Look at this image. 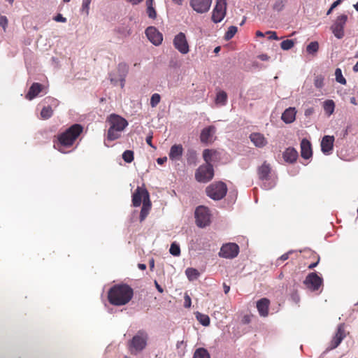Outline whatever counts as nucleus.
I'll list each match as a JSON object with an SVG mask.
<instances>
[{
  "label": "nucleus",
  "mask_w": 358,
  "mask_h": 358,
  "mask_svg": "<svg viewBox=\"0 0 358 358\" xmlns=\"http://www.w3.org/2000/svg\"><path fill=\"white\" fill-rule=\"evenodd\" d=\"M133 295V289L128 285H116L109 289L108 299L112 305L120 306L128 303Z\"/></svg>",
  "instance_id": "1"
},
{
  "label": "nucleus",
  "mask_w": 358,
  "mask_h": 358,
  "mask_svg": "<svg viewBox=\"0 0 358 358\" xmlns=\"http://www.w3.org/2000/svg\"><path fill=\"white\" fill-rule=\"evenodd\" d=\"M83 127L79 124H74L66 129L65 131L61 133L57 136L58 142L55 144L54 147L60 152L65 153L62 147L71 146L76 138L83 132Z\"/></svg>",
  "instance_id": "2"
},
{
  "label": "nucleus",
  "mask_w": 358,
  "mask_h": 358,
  "mask_svg": "<svg viewBox=\"0 0 358 358\" xmlns=\"http://www.w3.org/2000/svg\"><path fill=\"white\" fill-rule=\"evenodd\" d=\"M109 128L107 133L106 141H113L120 138L122 132L128 125L127 121L121 116L111 114L107 118Z\"/></svg>",
  "instance_id": "3"
},
{
  "label": "nucleus",
  "mask_w": 358,
  "mask_h": 358,
  "mask_svg": "<svg viewBox=\"0 0 358 358\" xmlns=\"http://www.w3.org/2000/svg\"><path fill=\"white\" fill-rule=\"evenodd\" d=\"M148 339V334L143 331H139L129 342L128 347L130 352L137 355L143 351L146 345Z\"/></svg>",
  "instance_id": "4"
},
{
  "label": "nucleus",
  "mask_w": 358,
  "mask_h": 358,
  "mask_svg": "<svg viewBox=\"0 0 358 358\" xmlns=\"http://www.w3.org/2000/svg\"><path fill=\"white\" fill-rule=\"evenodd\" d=\"M206 192L210 199L215 201L221 200L227 194V187L223 182H214L206 187Z\"/></svg>",
  "instance_id": "5"
},
{
  "label": "nucleus",
  "mask_w": 358,
  "mask_h": 358,
  "mask_svg": "<svg viewBox=\"0 0 358 358\" xmlns=\"http://www.w3.org/2000/svg\"><path fill=\"white\" fill-rule=\"evenodd\" d=\"M196 225L200 228L206 227L210 222V214L208 208L203 206H198L194 212Z\"/></svg>",
  "instance_id": "6"
},
{
  "label": "nucleus",
  "mask_w": 358,
  "mask_h": 358,
  "mask_svg": "<svg viewBox=\"0 0 358 358\" xmlns=\"http://www.w3.org/2000/svg\"><path fill=\"white\" fill-rule=\"evenodd\" d=\"M214 176L213 165H201L195 173V178L199 182L206 183L210 181Z\"/></svg>",
  "instance_id": "7"
},
{
  "label": "nucleus",
  "mask_w": 358,
  "mask_h": 358,
  "mask_svg": "<svg viewBox=\"0 0 358 358\" xmlns=\"http://www.w3.org/2000/svg\"><path fill=\"white\" fill-rule=\"evenodd\" d=\"M227 12V0H217L213 10L212 20L214 23L220 22L225 17Z\"/></svg>",
  "instance_id": "8"
},
{
  "label": "nucleus",
  "mask_w": 358,
  "mask_h": 358,
  "mask_svg": "<svg viewBox=\"0 0 358 358\" xmlns=\"http://www.w3.org/2000/svg\"><path fill=\"white\" fill-rule=\"evenodd\" d=\"M348 20V16L345 14L339 15L331 27L334 36L338 39L342 38L344 35V27Z\"/></svg>",
  "instance_id": "9"
},
{
  "label": "nucleus",
  "mask_w": 358,
  "mask_h": 358,
  "mask_svg": "<svg viewBox=\"0 0 358 358\" xmlns=\"http://www.w3.org/2000/svg\"><path fill=\"white\" fill-rule=\"evenodd\" d=\"M238 245L234 243H229L221 247L219 256L226 259H234L238 255Z\"/></svg>",
  "instance_id": "10"
},
{
  "label": "nucleus",
  "mask_w": 358,
  "mask_h": 358,
  "mask_svg": "<svg viewBox=\"0 0 358 358\" xmlns=\"http://www.w3.org/2000/svg\"><path fill=\"white\" fill-rule=\"evenodd\" d=\"M173 45L181 54L185 55L189 51L185 34L182 32H180L175 36Z\"/></svg>",
  "instance_id": "11"
},
{
  "label": "nucleus",
  "mask_w": 358,
  "mask_h": 358,
  "mask_svg": "<svg viewBox=\"0 0 358 358\" xmlns=\"http://www.w3.org/2000/svg\"><path fill=\"white\" fill-rule=\"evenodd\" d=\"M212 0H189L191 8L197 13L203 14L209 11Z\"/></svg>",
  "instance_id": "12"
},
{
  "label": "nucleus",
  "mask_w": 358,
  "mask_h": 358,
  "mask_svg": "<svg viewBox=\"0 0 358 358\" xmlns=\"http://www.w3.org/2000/svg\"><path fill=\"white\" fill-rule=\"evenodd\" d=\"M44 106L41 111V117L43 120H48L52 117L53 110L52 106H57V101L52 97H46L43 99Z\"/></svg>",
  "instance_id": "13"
},
{
  "label": "nucleus",
  "mask_w": 358,
  "mask_h": 358,
  "mask_svg": "<svg viewBox=\"0 0 358 358\" xmlns=\"http://www.w3.org/2000/svg\"><path fill=\"white\" fill-rule=\"evenodd\" d=\"M322 278L316 273H310L306 276L303 282L308 289L315 291L322 285Z\"/></svg>",
  "instance_id": "14"
},
{
  "label": "nucleus",
  "mask_w": 358,
  "mask_h": 358,
  "mask_svg": "<svg viewBox=\"0 0 358 358\" xmlns=\"http://www.w3.org/2000/svg\"><path fill=\"white\" fill-rule=\"evenodd\" d=\"M345 337V325L344 324H340L338 326L335 336L333 337L331 341L330 342L329 346L327 348L326 350L329 351L336 348Z\"/></svg>",
  "instance_id": "15"
},
{
  "label": "nucleus",
  "mask_w": 358,
  "mask_h": 358,
  "mask_svg": "<svg viewBox=\"0 0 358 358\" xmlns=\"http://www.w3.org/2000/svg\"><path fill=\"white\" fill-rule=\"evenodd\" d=\"M118 78L115 77L112 73H109V78L112 84L114 85H117L118 82L120 83L121 87L124 85L125 77L127 73V66L125 64H119L118 68Z\"/></svg>",
  "instance_id": "16"
},
{
  "label": "nucleus",
  "mask_w": 358,
  "mask_h": 358,
  "mask_svg": "<svg viewBox=\"0 0 358 358\" xmlns=\"http://www.w3.org/2000/svg\"><path fill=\"white\" fill-rule=\"evenodd\" d=\"M148 40L155 45H159L163 41L162 34L154 27H149L145 30Z\"/></svg>",
  "instance_id": "17"
},
{
  "label": "nucleus",
  "mask_w": 358,
  "mask_h": 358,
  "mask_svg": "<svg viewBox=\"0 0 358 358\" xmlns=\"http://www.w3.org/2000/svg\"><path fill=\"white\" fill-rule=\"evenodd\" d=\"M216 128L214 126H208L203 129L200 134V140L203 143H211L215 134Z\"/></svg>",
  "instance_id": "18"
},
{
  "label": "nucleus",
  "mask_w": 358,
  "mask_h": 358,
  "mask_svg": "<svg viewBox=\"0 0 358 358\" xmlns=\"http://www.w3.org/2000/svg\"><path fill=\"white\" fill-rule=\"evenodd\" d=\"M334 137L333 136H324L321 141V150L326 155L331 153L334 148Z\"/></svg>",
  "instance_id": "19"
},
{
  "label": "nucleus",
  "mask_w": 358,
  "mask_h": 358,
  "mask_svg": "<svg viewBox=\"0 0 358 358\" xmlns=\"http://www.w3.org/2000/svg\"><path fill=\"white\" fill-rule=\"evenodd\" d=\"M145 192H148L145 188L140 187L136 188L132 196V204L134 207L140 206L142 201L143 203L145 202Z\"/></svg>",
  "instance_id": "20"
},
{
  "label": "nucleus",
  "mask_w": 358,
  "mask_h": 358,
  "mask_svg": "<svg viewBox=\"0 0 358 358\" xmlns=\"http://www.w3.org/2000/svg\"><path fill=\"white\" fill-rule=\"evenodd\" d=\"M301 155L306 159H308L313 155L311 144L310 141L306 138H303L301 142Z\"/></svg>",
  "instance_id": "21"
},
{
  "label": "nucleus",
  "mask_w": 358,
  "mask_h": 358,
  "mask_svg": "<svg viewBox=\"0 0 358 358\" xmlns=\"http://www.w3.org/2000/svg\"><path fill=\"white\" fill-rule=\"evenodd\" d=\"M250 139L258 148H263L268 143L264 136L260 133H252L250 135Z\"/></svg>",
  "instance_id": "22"
},
{
  "label": "nucleus",
  "mask_w": 358,
  "mask_h": 358,
  "mask_svg": "<svg viewBox=\"0 0 358 358\" xmlns=\"http://www.w3.org/2000/svg\"><path fill=\"white\" fill-rule=\"evenodd\" d=\"M145 202L143 203V206L141 208V210L140 213L141 222L143 221L145 219L151 208V202L150 201V195L148 192H145Z\"/></svg>",
  "instance_id": "23"
},
{
  "label": "nucleus",
  "mask_w": 358,
  "mask_h": 358,
  "mask_svg": "<svg viewBox=\"0 0 358 358\" xmlns=\"http://www.w3.org/2000/svg\"><path fill=\"white\" fill-rule=\"evenodd\" d=\"M270 301L266 298H262L257 302V308L262 317H266L268 314Z\"/></svg>",
  "instance_id": "24"
},
{
  "label": "nucleus",
  "mask_w": 358,
  "mask_h": 358,
  "mask_svg": "<svg viewBox=\"0 0 358 358\" xmlns=\"http://www.w3.org/2000/svg\"><path fill=\"white\" fill-rule=\"evenodd\" d=\"M183 148L182 145H173L171 147L169 157L173 161L179 160L182 155Z\"/></svg>",
  "instance_id": "25"
},
{
  "label": "nucleus",
  "mask_w": 358,
  "mask_h": 358,
  "mask_svg": "<svg viewBox=\"0 0 358 358\" xmlns=\"http://www.w3.org/2000/svg\"><path fill=\"white\" fill-rule=\"evenodd\" d=\"M296 113L295 108L289 107L282 113L281 119L285 123L290 124L295 120Z\"/></svg>",
  "instance_id": "26"
},
{
  "label": "nucleus",
  "mask_w": 358,
  "mask_h": 358,
  "mask_svg": "<svg viewBox=\"0 0 358 358\" xmlns=\"http://www.w3.org/2000/svg\"><path fill=\"white\" fill-rule=\"evenodd\" d=\"M42 88H43V86L41 84L38 83H34L31 85L27 94L25 96L26 99L28 100L34 99L41 92Z\"/></svg>",
  "instance_id": "27"
},
{
  "label": "nucleus",
  "mask_w": 358,
  "mask_h": 358,
  "mask_svg": "<svg viewBox=\"0 0 358 358\" xmlns=\"http://www.w3.org/2000/svg\"><path fill=\"white\" fill-rule=\"evenodd\" d=\"M298 157L297 151L292 148H289L283 153V158L285 162L293 163L294 162Z\"/></svg>",
  "instance_id": "28"
},
{
  "label": "nucleus",
  "mask_w": 358,
  "mask_h": 358,
  "mask_svg": "<svg viewBox=\"0 0 358 358\" xmlns=\"http://www.w3.org/2000/svg\"><path fill=\"white\" fill-rule=\"evenodd\" d=\"M271 167L266 162L258 169V176L259 180L268 179L270 177Z\"/></svg>",
  "instance_id": "29"
},
{
  "label": "nucleus",
  "mask_w": 358,
  "mask_h": 358,
  "mask_svg": "<svg viewBox=\"0 0 358 358\" xmlns=\"http://www.w3.org/2000/svg\"><path fill=\"white\" fill-rule=\"evenodd\" d=\"M217 151L210 150V149H205L203 151V158L206 162V164L212 165V162L215 161L217 158Z\"/></svg>",
  "instance_id": "30"
},
{
  "label": "nucleus",
  "mask_w": 358,
  "mask_h": 358,
  "mask_svg": "<svg viewBox=\"0 0 358 358\" xmlns=\"http://www.w3.org/2000/svg\"><path fill=\"white\" fill-rule=\"evenodd\" d=\"M186 155L187 164L195 166L197 162L196 152L194 149H188Z\"/></svg>",
  "instance_id": "31"
},
{
  "label": "nucleus",
  "mask_w": 358,
  "mask_h": 358,
  "mask_svg": "<svg viewBox=\"0 0 358 358\" xmlns=\"http://www.w3.org/2000/svg\"><path fill=\"white\" fill-rule=\"evenodd\" d=\"M154 0H146L147 6V14L151 19H155L157 17V13L153 7Z\"/></svg>",
  "instance_id": "32"
},
{
  "label": "nucleus",
  "mask_w": 358,
  "mask_h": 358,
  "mask_svg": "<svg viewBox=\"0 0 358 358\" xmlns=\"http://www.w3.org/2000/svg\"><path fill=\"white\" fill-rule=\"evenodd\" d=\"M262 185L261 187L262 189L265 190H269L273 189L275 185L276 182L274 179H271V177L268 178V179L261 180Z\"/></svg>",
  "instance_id": "33"
},
{
  "label": "nucleus",
  "mask_w": 358,
  "mask_h": 358,
  "mask_svg": "<svg viewBox=\"0 0 358 358\" xmlns=\"http://www.w3.org/2000/svg\"><path fill=\"white\" fill-rule=\"evenodd\" d=\"M196 320L201 324L204 327H208L210 324V317L208 315L196 312L195 313Z\"/></svg>",
  "instance_id": "34"
},
{
  "label": "nucleus",
  "mask_w": 358,
  "mask_h": 358,
  "mask_svg": "<svg viewBox=\"0 0 358 358\" xmlns=\"http://www.w3.org/2000/svg\"><path fill=\"white\" fill-rule=\"evenodd\" d=\"M185 274L190 281H193L196 279H197L200 275L198 270L194 268H187L185 270Z\"/></svg>",
  "instance_id": "35"
},
{
  "label": "nucleus",
  "mask_w": 358,
  "mask_h": 358,
  "mask_svg": "<svg viewBox=\"0 0 358 358\" xmlns=\"http://www.w3.org/2000/svg\"><path fill=\"white\" fill-rule=\"evenodd\" d=\"M323 108L328 115L333 114L335 108V103L333 100H327L323 103Z\"/></svg>",
  "instance_id": "36"
},
{
  "label": "nucleus",
  "mask_w": 358,
  "mask_h": 358,
  "mask_svg": "<svg viewBox=\"0 0 358 358\" xmlns=\"http://www.w3.org/2000/svg\"><path fill=\"white\" fill-rule=\"evenodd\" d=\"M227 102V94L224 91L219 92L215 98V103L222 106H224Z\"/></svg>",
  "instance_id": "37"
},
{
  "label": "nucleus",
  "mask_w": 358,
  "mask_h": 358,
  "mask_svg": "<svg viewBox=\"0 0 358 358\" xmlns=\"http://www.w3.org/2000/svg\"><path fill=\"white\" fill-rule=\"evenodd\" d=\"M193 358H210V357L207 350L199 348L195 350Z\"/></svg>",
  "instance_id": "38"
},
{
  "label": "nucleus",
  "mask_w": 358,
  "mask_h": 358,
  "mask_svg": "<svg viewBox=\"0 0 358 358\" xmlns=\"http://www.w3.org/2000/svg\"><path fill=\"white\" fill-rule=\"evenodd\" d=\"M319 50V43L317 41H312L306 46V52L310 55H315Z\"/></svg>",
  "instance_id": "39"
},
{
  "label": "nucleus",
  "mask_w": 358,
  "mask_h": 358,
  "mask_svg": "<svg viewBox=\"0 0 358 358\" xmlns=\"http://www.w3.org/2000/svg\"><path fill=\"white\" fill-rule=\"evenodd\" d=\"M92 0H83L82 6L80 8V12L85 13L86 16L89 15L90 13V6Z\"/></svg>",
  "instance_id": "40"
},
{
  "label": "nucleus",
  "mask_w": 358,
  "mask_h": 358,
  "mask_svg": "<svg viewBox=\"0 0 358 358\" xmlns=\"http://www.w3.org/2000/svg\"><path fill=\"white\" fill-rule=\"evenodd\" d=\"M294 45V41L292 39H287L281 42L280 48L283 50H289Z\"/></svg>",
  "instance_id": "41"
},
{
  "label": "nucleus",
  "mask_w": 358,
  "mask_h": 358,
  "mask_svg": "<svg viewBox=\"0 0 358 358\" xmlns=\"http://www.w3.org/2000/svg\"><path fill=\"white\" fill-rule=\"evenodd\" d=\"M238 31L236 26H230L224 35L225 40L228 41L232 38Z\"/></svg>",
  "instance_id": "42"
},
{
  "label": "nucleus",
  "mask_w": 358,
  "mask_h": 358,
  "mask_svg": "<svg viewBox=\"0 0 358 358\" xmlns=\"http://www.w3.org/2000/svg\"><path fill=\"white\" fill-rule=\"evenodd\" d=\"M335 76H336V80L337 83H338L340 84H342V85H345L346 84V80L343 76L342 71H341V69H339V68L336 69V70H335Z\"/></svg>",
  "instance_id": "43"
},
{
  "label": "nucleus",
  "mask_w": 358,
  "mask_h": 358,
  "mask_svg": "<svg viewBox=\"0 0 358 358\" xmlns=\"http://www.w3.org/2000/svg\"><path fill=\"white\" fill-rule=\"evenodd\" d=\"M169 252L173 256H179L180 255V248L179 245L176 242L172 243L169 249Z\"/></svg>",
  "instance_id": "44"
},
{
  "label": "nucleus",
  "mask_w": 358,
  "mask_h": 358,
  "mask_svg": "<svg viewBox=\"0 0 358 358\" xmlns=\"http://www.w3.org/2000/svg\"><path fill=\"white\" fill-rule=\"evenodd\" d=\"M122 159L127 163H131L134 160V152L129 150H125L122 154Z\"/></svg>",
  "instance_id": "45"
},
{
  "label": "nucleus",
  "mask_w": 358,
  "mask_h": 358,
  "mask_svg": "<svg viewBox=\"0 0 358 358\" xmlns=\"http://www.w3.org/2000/svg\"><path fill=\"white\" fill-rule=\"evenodd\" d=\"M161 96L159 94L155 93L152 95L150 98V106L154 108L156 107L158 103L160 102Z\"/></svg>",
  "instance_id": "46"
},
{
  "label": "nucleus",
  "mask_w": 358,
  "mask_h": 358,
  "mask_svg": "<svg viewBox=\"0 0 358 358\" xmlns=\"http://www.w3.org/2000/svg\"><path fill=\"white\" fill-rule=\"evenodd\" d=\"M285 4V0H275L273 8V10L279 12L283 10Z\"/></svg>",
  "instance_id": "47"
},
{
  "label": "nucleus",
  "mask_w": 358,
  "mask_h": 358,
  "mask_svg": "<svg viewBox=\"0 0 358 358\" xmlns=\"http://www.w3.org/2000/svg\"><path fill=\"white\" fill-rule=\"evenodd\" d=\"M324 77L321 75L316 76L314 80V85L315 87L321 89L324 86Z\"/></svg>",
  "instance_id": "48"
},
{
  "label": "nucleus",
  "mask_w": 358,
  "mask_h": 358,
  "mask_svg": "<svg viewBox=\"0 0 358 358\" xmlns=\"http://www.w3.org/2000/svg\"><path fill=\"white\" fill-rule=\"evenodd\" d=\"M8 24V19L6 16H0V25L3 27V29L5 30L6 27Z\"/></svg>",
  "instance_id": "49"
},
{
  "label": "nucleus",
  "mask_w": 358,
  "mask_h": 358,
  "mask_svg": "<svg viewBox=\"0 0 358 358\" xmlns=\"http://www.w3.org/2000/svg\"><path fill=\"white\" fill-rule=\"evenodd\" d=\"M266 34L269 35L268 38L271 39V40H276V41L279 40V38L278 37L277 34H276L275 31H266Z\"/></svg>",
  "instance_id": "50"
},
{
  "label": "nucleus",
  "mask_w": 358,
  "mask_h": 358,
  "mask_svg": "<svg viewBox=\"0 0 358 358\" xmlns=\"http://www.w3.org/2000/svg\"><path fill=\"white\" fill-rule=\"evenodd\" d=\"M54 20L56 21V22H66V18L63 17V15L62 14H57L55 17H54Z\"/></svg>",
  "instance_id": "51"
},
{
  "label": "nucleus",
  "mask_w": 358,
  "mask_h": 358,
  "mask_svg": "<svg viewBox=\"0 0 358 358\" xmlns=\"http://www.w3.org/2000/svg\"><path fill=\"white\" fill-rule=\"evenodd\" d=\"M184 299H185L184 306L185 308H189L191 306V298L189 297V295L185 294Z\"/></svg>",
  "instance_id": "52"
},
{
  "label": "nucleus",
  "mask_w": 358,
  "mask_h": 358,
  "mask_svg": "<svg viewBox=\"0 0 358 358\" xmlns=\"http://www.w3.org/2000/svg\"><path fill=\"white\" fill-rule=\"evenodd\" d=\"M292 252H293V250H289V252L283 254L282 255L280 256V257L279 258V260H281V261L287 260L289 258V255L292 254Z\"/></svg>",
  "instance_id": "53"
},
{
  "label": "nucleus",
  "mask_w": 358,
  "mask_h": 358,
  "mask_svg": "<svg viewBox=\"0 0 358 358\" xmlns=\"http://www.w3.org/2000/svg\"><path fill=\"white\" fill-rule=\"evenodd\" d=\"M167 161V158L166 157H159L157 159V162L158 164H163L164 163H165Z\"/></svg>",
  "instance_id": "54"
},
{
  "label": "nucleus",
  "mask_w": 358,
  "mask_h": 358,
  "mask_svg": "<svg viewBox=\"0 0 358 358\" xmlns=\"http://www.w3.org/2000/svg\"><path fill=\"white\" fill-rule=\"evenodd\" d=\"M258 57L262 61H267L269 59V57L266 54H261L258 56Z\"/></svg>",
  "instance_id": "55"
},
{
  "label": "nucleus",
  "mask_w": 358,
  "mask_h": 358,
  "mask_svg": "<svg viewBox=\"0 0 358 358\" xmlns=\"http://www.w3.org/2000/svg\"><path fill=\"white\" fill-rule=\"evenodd\" d=\"M155 285L159 292L162 293L164 292L163 288L159 285L157 280H155Z\"/></svg>",
  "instance_id": "56"
},
{
  "label": "nucleus",
  "mask_w": 358,
  "mask_h": 358,
  "mask_svg": "<svg viewBox=\"0 0 358 358\" xmlns=\"http://www.w3.org/2000/svg\"><path fill=\"white\" fill-rule=\"evenodd\" d=\"M314 110L312 108H308L305 110V115L306 116H310L311 114H313Z\"/></svg>",
  "instance_id": "57"
},
{
  "label": "nucleus",
  "mask_w": 358,
  "mask_h": 358,
  "mask_svg": "<svg viewBox=\"0 0 358 358\" xmlns=\"http://www.w3.org/2000/svg\"><path fill=\"white\" fill-rule=\"evenodd\" d=\"M343 0H336V1H334L332 5L331 6V9H334L336 6H338L341 2H342Z\"/></svg>",
  "instance_id": "58"
},
{
  "label": "nucleus",
  "mask_w": 358,
  "mask_h": 358,
  "mask_svg": "<svg viewBox=\"0 0 358 358\" xmlns=\"http://www.w3.org/2000/svg\"><path fill=\"white\" fill-rule=\"evenodd\" d=\"M223 289L224 294H227L230 290V287L227 285L226 283H223Z\"/></svg>",
  "instance_id": "59"
},
{
  "label": "nucleus",
  "mask_w": 358,
  "mask_h": 358,
  "mask_svg": "<svg viewBox=\"0 0 358 358\" xmlns=\"http://www.w3.org/2000/svg\"><path fill=\"white\" fill-rule=\"evenodd\" d=\"M152 136H147L146 137V143L151 147H153L152 146Z\"/></svg>",
  "instance_id": "60"
},
{
  "label": "nucleus",
  "mask_w": 358,
  "mask_h": 358,
  "mask_svg": "<svg viewBox=\"0 0 358 358\" xmlns=\"http://www.w3.org/2000/svg\"><path fill=\"white\" fill-rule=\"evenodd\" d=\"M129 2L132 3L133 5L138 4L140 2H141L143 0H127Z\"/></svg>",
  "instance_id": "61"
},
{
  "label": "nucleus",
  "mask_w": 358,
  "mask_h": 358,
  "mask_svg": "<svg viewBox=\"0 0 358 358\" xmlns=\"http://www.w3.org/2000/svg\"><path fill=\"white\" fill-rule=\"evenodd\" d=\"M138 267L141 270H145L146 268V265L145 264H138Z\"/></svg>",
  "instance_id": "62"
},
{
  "label": "nucleus",
  "mask_w": 358,
  "mask_h": 358,
  "mask_svg": "<svg viewBox=\"0 0 358 358\" xmlns=\"http://www.w3.org/2000/svg\"><path fill=\"white\" fill-rule=\"evenodd\" d=\"M350 103L355 106L357 105V102L355 97L352 96L350 98Z\"/></svg>",
  "instance_id": "63"
},
{
  "label": "nucleus",
  "mask_w": 358,
  "mask_h": 358,
  "mask_svg": "<svg viewBox=\"0 0 358 358\" xmlns=\"http://www.w3.org/2000/svg\"><path fill=\"white\" fill-rule=\"evenodd\" d=\"M353 71L355 72H358V61L355 64V65L353 66Z\"/></svg>",
  "instance_id": "64"
}]
</instances>
